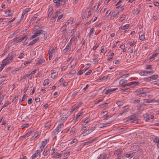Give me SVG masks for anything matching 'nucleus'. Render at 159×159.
Segmentation results:
<instances>
[{"mask_svg": "<svg viewBox=\"0 0 159 159\" xmlns=\"http://www.w3.org/2000/svg\"><path fill=\"white\" fill-rule=\"evenodd\" d=\"M56 51V48H54L50 49L48 52L49 55H53V54Z\"/></svg>", "mask_w": 159, "mask_h": 159, "instance_id": "412c9836", "label": "nucleus"}, {"mask_svg": "<svg viewBox=\"0 0 159 159\" xmlns=\"http://www.w3.org/2000/svg\"><path fill=\"white\" fill-rule=\"evenodd\" d=\"M64 127V124L62 123L60 124L57 127V128L54 130L53 132H54L55 134H57L59 132L61 131V133L63 131V130L62 129Z\"/></svg>", "mask_w": 159, "mask_h": 159, "instance_id": "39448f33", "label": "nucleus"}, {"mask_svg": "<svg viewBox=\"0 0 159 159\" xmlns=\"http://www.w3.org/2000/svg\"><path fill=\"white\" fill-rule=\"evenodd\" d=\"M144 117L145 119V120L146 121H148L150 118V116L148 115L147 114H146L144 115Z\"/></svg>", "mask_w": 159, "mask_h": 159, "instance_id": "2f4dec72", "label": "nucleus"}, {"mask_svg": "<svg viewBox=\"0 0 159 159\" xmlns=\"http://www.w3.org/2000/svg\"><path fill=\"white\" fill-rule=\"evenodd\" d=\"M57 16H55L53 17L51 19V21L53 23L56 20V19L57 18Z\"/></svg>", "mask_w": 159, "mask_h": 159, "instance_id": "e2e57ef3", "label": "nucleus"}, {"mask_svg": "<svg viewBox=\"0 0 159 159\" xmlns=\"http://www.w3.org/2000/svg\"><path fill=\"white\" fill-rule=\"evenodd\" d=\"M76 73V70H72L70 72H69L68 74V77Z\"/></svg>", "mask_w": 159, "mask_h": 159, "instance_id": "72a5a7b5", "label": "nucleus"}, {"mask_svg": "<svg viewBox=\"0 0 159 159\" xmlns=\"http://www.w3.org/2000/svg\"><path fill=\"white\" fill-rule=\"evenodd\" d=\"M117 89V88H113V89H107L106 88L105 89L103 90V93H105L108 94L112 92L115 91Z\"/></svg>", "mask_w": 159, "mask_h": 159, "instance_id": "6e6552de", "label": "nucleus"}, {"mask_svg": "<svg viewBox=\"0 0 159 159\" xmlns=\"http://www.w3.org/2000/svg\"><path fill=\"white\" fill-rule=\"evenodd\" d=\"M134 152H132L130 153H127L125 155V157H126L130 159L132 158L134 156Z\"/></svg>", "mask_w": 159, "mask_h": 159, "instance_id": "a878e982", "label": "nucleus"}, {"mask_svg": "<svg viewBox=\"0 0 159 159\" xmlns=\"http://www.w3.org/2000/svg\"><path fill=\"white\" fill-rule=\"evenodd\" d=\"M39 131H36L34 135V136L31 137L30 139V141H33L35 138H36L39 134Z\"/></svg>", "mask_w": 159, "mask_h": 159, "instance_id": "a211bd4d", "label": "nucleus"}, {"mask_svg": "<svg viewBox=\"0 0 159 159\" xmlns=\"http://www.w3.org/2000/svg\"><path fill=\"white\" fill-rule=\"evenodd\" d=\"M12 60L11 58L9 56V54L8 55V56L7 57L6 59L4 60L2 62V63L4 64H5V65L7 64H9L10 62L12 61Z\"/></svg>", "mask_w": 159, "mask_h": 159, "instance_id": "9d476101", "label": "nucleus"}, {"mask_svg": "<svg viewBox=\"0 0 159 159\" xmlns=\"http://www.w3.org/2000/svg\"><path fill=\"white\" fill-rule=\"evenodd\" d=\"M51 125V123L50 121H49L46 123L44 125V127L46 128L49 129Z\"/></svg>", "mask_w": 159, "mask_h": 159, "instance_id": "cd10ccee", "label": "nucleus"}, {"mask_svg": "<svg viewBox=\"0 0 159 159\" xmlns=\"http://www.w3.org/2000/svg\"><path fill=\"white\" fill-rule=\"evenodd\" d=\"M157 55L155 53H154L151 56L149 57V59L151 60V61L154 60L155 58L157 57Z\"/></svg>", "mask_w": 159, "mask_h": 159, "instance_id": "c756f323", "label": "nucleus"}, {"mask_svg": "<svg viewBox=\"0 0 159 159\" xmlns=\"http://www.w3.org/2000/svg\"><path fill=\"white\" fill-rule=\"evenodd\" d=\"M158 76V75L157 74L154 75L150 76L151 79H152L153 80H155L157 79Z\"/></svg>", "mask_w": 159, "mask_h": 159, "instance_id": "4c0bfd02", "label": "nucleus"}, {"mask_svg": "<svg viewBox=\"0 0 159 159\" xmlns=\"http://www.w3.org/2000/svg\"><path fill=\"white\" fill-rule=\"evenodd\" d=\"M83 71L84 70H80L77 73V75H82L83 73Z\"/></svg>", "mask_w": 159, "mask_h": 159, "instance_id": "69168bd1", "label": "nucleus"}, {"mask_svg": "<svg viewBox=\"0 0 159 159\" xmlns=\"http://www.w3.org/2000/svg\"><path fill=\"white\" fill-rule=\"evenodd\" d=\"M55 3L54 5L56 7H58L66 5L65 2L63 0H53Z\"/></svg>", "mask_w": 159, "mask_h": 159, "instance_id": "7ed1b4c3", "label": "nucleus"}, {"mask_svg": "<svg viewBox=\"0 0 159 159\" xmlns=\"http://www.w3.org/2000/svg\"><path fill=\"white\" fill-rule=\"evenodd\" d=\"M127 80H121L119 82V84L120 85L123 87L128 86L127 85L128 84V83H127Z\"/></svg>", "mask_w": 159, "mask_h": 159, "instance_id": "ddd939ff", "label": "nucleus"}, {"mask_svg": "<svg viewBox=\"0 0 159 159\" xmlns=\"http://www.w3.org/2000/svg\"><path fill=\"white\" fill-rule=\"evenodd\" d=\"M51 77L52 78H55L56 77L58 73L57 72H54V70H51Z\"/></svg>", "mask_w": 159, "mask_h": 159, "instance_id": "b1692460", "label": "nucleus"}, {"mask_svg": "<svg viewBox=\"0 0 159 159\" xmlns=\"http://www.w3.org/2000/svg\"><path fill=\"white\" fill-rule=\"evenodd\" d=\"M30 8H27L25 9L24 11L23 12V15H25L26 13L30 11Z\"/></svg>", "mask_w": 159, "mask_h": 159, "instance_id": "4d7b16f0", "label": "nucleus"}, {"mask_svg": "<svg viewBox=\"0 0 159 159\" xmlns=\"http://www.w3.org/2000/svg\"><path fill=\"white\" fill-rule=\"evenodd\" d=\"M67 116L66 115L63 116L62 118H61L62 121H65L67 118Z\"/></svg>", "mask_w": 159, "mask_h": 159, "instance_id": "864d4df0", "label": "nucleus"}, {"mask_svg": "<svg viewBox=\"0 0 159 159\" xmlns=\"http://www.w3.org/2000/svg\"><path fill=\"white\" fill-rule=\"evenodd\" d=\"M98 54H94L93 55V60H94L97 59L98 57Z\"/></svg>", "mask_w": 159, "mask_h": 159, "instance_id": "052dcab7", "label": "nucleus"}, {"mask_svg": "<svg viewBox=\"0 0 159 159\" xmlns=\"http://www.w3.org/2000/svg\"><path fill=\"white\" fill-rule=\"evenodd\" d=\"M138 120V119L137 118L136 116L132 115L128 117L125 118L124 119V120L126 122H127L128 121H130L131 122L133 123L135 122H137Z\"/></svg>", "mask_w": 159, "mask_h": 159, "instance_id": "f03ea898", "label": "nucleus"}, {"mask_svg": "<svg viewBox=\"0 0 159 159\" xmlns=\"http://www.w3.org/2000/svg\"><path fill=\"white\" fill-rule=\"evenodd\" d=\"M79 108V107H78V106H76H76L75 107H74V108L73 109V110H72V111L74 112H75L78 110V108Z\"/></svg>", "mask_w": 159, "mask_h": 159, "instance_id": "8fccbe9b", "label": "nucleus"}, {"mask_svg": "<svg viewBox=\"0 0 159 159\" xmlns=\"http://www.w3.org/2000/svg\"><path fill=\"white\" fill-rule=\"evenodd\" d=\"M157 55L158 54H159V46L156 49L154 52Z\"/></svg>", "mask_w": 159, "mask_h": 159, "instance_id": "774afa93", "label": "nucleus"}, {"mask_svg": "<svg viewBox=\"0 0 159 159\" xmlns=\"http://www.w3.org/2000/svg\"><path fill=\"white\" fill-rule=\"evenodd\" d=\"M119 10H116L114 11H113L112 13H111V19H113V18H112V17H114L115 16H116L117 15H118L119 14Z\"/></svg>", "mask_w": 159, "mask_h": 159, "instance_id": "aec40b11", "label": "nucleus"}, {"mask_svg": "<svg viewBox=\"0 0 159 159\" xmlns=\"http://www.w3.org/2000/svg\"><path fill=\"white\" fill-rule=\"evenodd\" d=\"M140 84V83L139 82H137L135 81H134L133 82H130L128 83V84H127L128 85V86H130L132 87H134L135 86L139 85Z\"/></svg>", "mask_w": 159, "mask_h": 159, "instance_id": "f3484780", "label": "nucleus"}, {"mask_svg": "<svg viewBox=\"0 0 159 159\" xmlns=\"http://www.w3.org/2000/svg\"><path fill=\"white\" fill-rule=\"evenodd\" d=\"M120 48L122 49H123L122 52H126V50L125 48V46L124 44H122L120 46Z\"/></svg>", "mask_w": 159, "mask_h": 159, "instance_id": "a19ab883", "label": "nucleus"}, {"mask_svg": "<svg viewBox=\"0 0 159 159\" xmlns=\"http://www.w3.org/2000/svg\"><path fill=\"white\" fill-rule=\"evenodd\" d=\"M45 61V60L44 59L43 56H41L40 57L39 59L36 63V65L37 66L41 65L42 63H43Z\"/></svg>", "mask_w": 159, "mask_h": 159, "instance_id": "9b49d317", "label": "nucleus"}, {"mask_svg": "<svg viewBox=\"0 0 159 159\" xmlns=\"http://www.w3.org/2000/svg\"><path fill=\"white\" fill-rule=\"evenodd\" d=\"M45 147L43 146L42 145H41L40 146L39 149L37 150L40 153L41 152H42V151L43 150Z\"/></svg>", "mask_w": 159, "mask_h": 159, "instance_id": "7c9ffc66", "label": "nucleus"}, {"mask_svg": "<svg viewBox=\"0 0 159 159\" xmlns=\"http://www.w3.org/2000/svg\"><path fill=\"white\" fill-rule=\"evenodd\" d=\"M78 93V92L77 91H75V92H74L71 96V98H75V96H76L77 95Z\"/></svg>", "mask_w": 159, "mask_h": 159, "instance_id": "3c124183", "label": "nucleus"}, {"mask_svg": "<svg viewBox=\"0 0 159 159\" xmlns=\"http://www.w3.org/2000/svg\"><path fill=\"white\" fill-rule=\"evenodd\" d=\"M108 75H107V76H104L102 77H101L98 80H100L101 81H102V80H106L108 78Z\"/></svg>", "mask_w": 159, "mask_h": 159, "instance_id": "5fc2aeb1", "label": "nucleus"}, {"mask_svg": "<svg viewBox=\"0 0 159 159\" xmlns=\"http://www.w3.org/2000/svg\"><path fill=\"white\" fill-rule=\"evenodd\" d=\"M49 139H46L44 140L42 142L41 145L45 147L46 146L47 143L49 142Z\"/></svg>", "mask_w": 159, "mask_h": 159, "instance_id": "bb28decb", "label": "nucleus"}, {"mask_svg": "<svg viewBox=\"0 0 159 159\" xmlns=\"http://www.w3.org/2000/svg\"><path fill=\"white\" fill-rule=\"evenodd\" d=\"M11 11L10 10H6L5 11V14H7V16L11 17L12 16V14L11 13Z\"/></svg>", "mask_w": 159, "mask_h": 159, "instance_id": "393cba45", "label": "nucleus"}, {"mask_svg": "<svg viewBox=\"0 0 159 159\" xmlns=\"http://www.w3.org/2000/svg\"><path fill=\"white\" fill-rule=\"evenodd\" d=\"M7 78L6 76H4L0 78V80L2 81H4Z\"/></svg>", "mask_w": 159, "mask_h": 159, "instance_id": "09e8293b", "label": "nucleus"}, {"mask_svg": "<svg viewBox=\"0 0 159 159\" xmlns=\"http://www.w3.org/2000/svg\"><path fill=\"white\" fill-rule=\"evenodd\" d=\"M52 151L53 152L52 155L53 158H59L61 157V154L57 152V149L53 148Z\"/></svg>", "mask_w": 159, "mask_h": 159, "instance_id": "20e7f679", "label": "nucleus"}, {"mask_svg": "<svg viewBox=\"0 0 159 159\" xmlns=\"http://www.w3.org/2000/svg\"><path fill=\"white\" fill-rule=\"evenodd\" d=\"M87 129V126H82L81 129V131H82V133L83 134H84V132H85Z\"/></svg>", "mask_w": 159, "mask_h": 159, "instance_id": "79ce46f5", "label": "nucleus"}, {"mask_svg": "<svg viewBox=\"0 0 159 159\" xmlns=\"http://www.w3.org/2000/svg\"><path fill=\"white\" fill-rule=\"evenodd\" d=\"M105 155H100L99 157H98V159H103L105 158Z\"/></svg>", "mask_w": 159, "mask_h": 159, "instance_id": "0e129e2a", "label": "nucleus"}, {"mask_svg": "<svg viewBox=\"0 0 159 159\" xmlns=\"http://www.w3.org/2000/svg\"><path fill=\"white\" fill-rule=\"evenodd\" d=\"M39 156V157H40L41 154L37 150L35 152L34 154L31 157L30 159H34L36 158L38 156Z\"/></svg>", "mask_w": 159, "mask_h": 159, "instance_id": "dca6fc26", "label": "nucleus"}, {"mask_svg": "<svg viewBox=\"0 0 159 159\" xmlns=\"http://www.w3.org/2000/svg\"><path fill=\"white\" fill-rule=\"evenodd\" d=\"M9 56L13 60V58L15 57L16 54L14 52H11L10 54H9Z\"/></svg>", "mask_w": 159, "mask_h": 159, "instance_id": "a18cd8bd", "label": "nucleus"}, {"mask_svg": "<svg viewBox=\"0 0 159 159\" xmlns=\"http://www.w3.org/2000/svg\"><path fill=\"white\" fill-rule=\"evenodd\" d=\"M108 106V104L107 103H105L101 104L100 105V107H101L102 108L104 107H106Z\"/></svg>", "mask_w": 159, "mask_h": 159, "instance_id": "6e6d98bb", "label": "nucleus"}, {"mask_svg": "<svg viewBox=\"0 0 159 159\" xmlns=\"http://www.w3.org/2000/svg\"><path fill=\"white\" fill-rule=\"evenodd\" d=\"M139 146L138 145H134L132 146L130 148L131 150L134 151L138 150L139 149Z\"/></svg>", "mask_w": 159, "mask_h": 159, "instance_id": "5701e85b", "label": "nucleus"}, {"mask_svg": "<svg viewBox=\"0 0 159 159\" xmlns=\"http://www.w3.org/2000/svg\"><path fill=\"white\" fill-rule=\"evenodd\" d=\"M28 38V36L27 35H25L20 38H19L18 37V40H17V43L21 42L22 41L23 43V41L25 42L27 39Z\"/></svg>", "mask_w": 159, "mask_h": 159, "instance_id": "2eb2a0df", "label": "nucleus"}, {"mask_svg": "<svg viewBox=\"0 0 159 159\" xmlns=\"http://www.w3.org/2000/svg\"><path fill=\"white\" fill-rule=\"evenodd\" d=\"M153 141L155 143H159V137L157 136L155 137L154 138Z\"/></svg>", "mask_w": 159, "mask_h": 159, "instance_id": "ea45409f", "label": "nucleus"}, {"mask_svg": "<svg viewBox=\"0 0 159 159\" xmlns=\"http://www.w3.org/2000/svg\"><path fill=\"white\" fill-rule=\"evenodd\" d=\"M10 103L9 101H7L4 104L2 108L1 109L0 111H1L2 110V109L3 107L7 106Z\"/></svg>", "mask_w": 159, "mask_h": 159, "instance_id": "f704fd0d", "label": "nucleus"}, {"mask_svg": "<svg viewBox=\"0 0 159 159\" xmlns=\"http://www.w3.org/2000/svg\"><path fill=\"white\" fill-rule=\"evenodd\" d=\"M147 89L146 88L139 89L135 92V94L139 97H145L146 96Z\"/></svg>", "mask_w": 159, "mask_h": 159, "instance_id": "f257e3e1", "label": "nucleus"}, {"mask_svg": "<svg viewBox=\"0 0 159 159\" xmlns=\"http://www.w3.org/2000/svg\"><path fill=\"white\" fill-rule=\"evenodd\" d=\"M75 131V129L74 126L72 127L70 131V134L71 135L73 134Z\"/></svg>", "mask_w": 159, "mask_h": 159, "instance_id": "58836bf2", "label": "nucleus"}, {"mask_svg": "<svg viewBox=\"0 0 159 159\" xmlns=\"http://www.w3.org/2000/svg\"><path fill=\"white\" fill-rule=\"evenodd\" d=\"M95 127H89L88 129L84 132V134H85L84 136H85L91 133L95 129Z\"/></svg>", "mask_w": 159, "mask_h": 159, "instance_id": "1a4fd4ad", "label": "nucleus"}, {"mask_svg": "<svg viewBox=\"0 0 159 159\" xmlns=\"http://www.w3.org/2000/svg\"><path fill=\"white\" fill-rule=\"evenodd\" d=\"M140 9H136L135 10H134V13L135 14L137 15L140 12Z\"/></svg>", "mask_w": 159, "mask_h": 159, "instance_id": "bf43d9fd", "label": "nucleus"}, {"mask_svg": "<svg viewBox=\"0 0 159 159\" xmlns=\"http://www.w3.org/2000/svg\"><path fill=\"white\" fill-rule=\"evenodd\" d=\"M72 47V44L71 42H70L66 45V48L63 49V52L65 54L67 52L70 51Z\"/></svg>", "mask_w": 159, "mask_h": 159, "instance_id": "423d86ee", "label": "nucleus"}, {"mask_svg": "<svg viewBox=\"0 0 159 159\" xmlns=\"http://www.w3.org/2000/svg\"><path fill=\"white\" fill-rule=\"evenodd\" d=\"M94 31V29L93 28H92L90 29V32L88 35V36H89V37H90L91 35H92Z\"/></svg>", "mask_w": 159, "mask_h": 159, "instance_id": "473e14b6", "label": "nucleus"}, {"mask_svg": "<svg viewBox=\"0 0 159 159\" xmlns=\"http://www.w3.org/2000/svg\"><path fill=\"white\" fill-rule=\"evenodd\" d=\"M132 100H133V102L134 103H135V104H136V103H139L140 102V100L137 99L135 98H133Z\"/></svg>", "mask_w": 159, "mask_h": 159, "instance_id": "c9c22d12", "label": "nucleus"}, {"mask_svg": "<svg viewBox=\"0 0 159 159\" xmlns=\"http://www.w3.org/2000/svg\"><path fill=\"white\" fill-rule=\"evenodd\" d=\"M20 70V68H15L12 71V73L13 74H15L17 71H18Z\"/></svg>", "mask_w": 159, "mask_h": 159, "instance_id": "c03bdc74", "label": "nucleus"}, {"mask_svg": "<svg viewBox=\"0 0 159 159\" xmlns=\"http://www.w3.org/2000/svg\"><path fill=\"white\" fill-rule=\"evenodd\" d=\"M139 38L140 40L142 41H144L145 39L144 36V33H142L141 34H140Z\"/></svg>", "mask_w": 159, "mask_h": 159, "instance_id": "c85d7f7f", "label": "nucleus"}, {"mask_svg": "<svg viewBox=\"0 0 159 159\" xmlns=\"http://www.w3.org/2000/svg\"><path fill=\"white\" fill-rule=\"evenodd\" d=\"M83 113L82 112L80 111L73 118V120L74 122L76 123V121H78L80 118L81 116L83 115Z\"/></svg>", "mask_w": 159, "mask_h": 159, "instance_id": "0eeeda50", "label": "nucleus"}, {"mask_svg": "<svg viewBox=\"0 0 159 159\" xmlns=\"http://www.w3.org/2000/svg\"><path fill=\"white\" fill-rule=\"evenodd\" d=\"M50 149L49 148L44 150L43 153V154L44 156H46L47 155H49L50 154Z\"/></svg>", "mask_w": 159, "mask_h": 159, "instance_id": "4be33fe9", "label": "nucleus"}, {"mask_svg": "<svg viewBox=\"0 0 159 159\" xmlns=\"http://www.w3.org/2000/svg\"><path fill=\"white\" fill-rule=\"evenodd\" d=\"M145 68L147 69H151L152 68V66L151 65H147Z\"/></svg>", "mask_w": 159, "mask_h": 159, "instance_id": "338daca9", "label": "nucleus"}, {"mask_svg": "<svg viewBox=\"0 0 159 159\" xmlns=\"http://www.w3.org/2000/svg\"><path fill=\"white\" fill-rule=\"evenodd\" d=\"M24 56H25V55L22 52L21 53H20V55L19 56L18 58L20 59H21L23 57H24Z\"/></svg>", "mask_w": 159, "mask_h": 159, "instance_id": "13d9d810", "label": "nucleus"}, {"mask_svg": "<svg viewBox=\"0 0 159 159\" xmlns=\"http://www.w3.org/2000/svg\"><path fill=\"white\" fill-rule=\"evenodd\" d=\"M146 75H148V74H151L153 73V70L151 71H145Z\"/></svg>", "mask_w": 159, "mask_h": 159, "instance_id": "603ef678", "label": "nucleus"}, {"mask_svg": "<svg viewBox=\"0 0 159 159\" xmlns=\"http://www.w3.org/2000/svg\"><path fill=\"white\" fill-rule=\"evenodd\" d=\"M99 43H97L96 44V45L93 47V50H95L99 46Z\"/></svg>", "mask_w": 159, "mask_h": 159, "instance_id": "680f3d73", "label": "nucleus"}, {"mask_svg": "<svg viewBox=\"0 0 159 159\" xmlns=\"http://www.w3.org/2000/svg\"><path fill=\"white\" fill-rule=\"evenodd\" d=\"M145 104L144 103H141L139 105H137L136 106V108L137 110H139L140 109L143 110L144 108Z\"/></svg>", "mask_w": 159, "mask_h": 159, "instance_id": "4468645a", "label": "nucleus"}, {"mask_svg": "<svg viewBox=\"0 0 159 159\" xmlns=\"http://www.w3.org/2000/svg\"><path fill=\"white\" fill-rule=\"evenodd\" d=\"M43 32L44 31L42 30L36 29L33 31V34H35L37 36H38L41 34H43Z\"/></svg>", "mask_w": 159, "mask_h": 159, "instance_id": "f8f14e48", "label": "nucleus"}, {"mask_svg": "<svg viewBox=\"0 0 159 159\" xmlns=\"http://www.w3.org/2000/svg\"><path fill=\"white\" fill-rule=\"evenodd\" d=\"M39 37H37L34 39L33 40H32V41L30 42L28 46H31L33 45L35 43H36L38 40H39Z\"/></svg>", "mask_w": 159, "mask_h": 159, "instance_id": "6ab92c4d", "label": "nucleus"}, {"mask_svg": "<svg viewBox=\"0 0 159 159\" xmlns=\"http://www.w3.org/2000/svg\"><path fill=\"white\" fill-rule=\"evenodd\" d=\"M136 43V42L135 41H134V40H133V42H129L128 43V44H129L130 45V46H131V47H132V46H134L135 44Z\"/></svg>", "mask_w": 159, "mask_h": 159, "instance_id": "37998d69", "label": "nucleus"}, {"mask_svg": "<svg viewBox=\"0 0 159 159\" xmlns=\"http://www.w3.org/2000/svg\"><path fill=\"white\" fill-rule=\"evenodd\" d=\"M5 66V64H4L2 63L1 65V66L0 67V72L3 69L4 67Z\"/></svg>", "mask_w": 159, "mask_h": 159, "instance_id": "49530a36", "label": "nucleus"}, {"mask_svg": "<svg viewBox=\"0 0 159 159\" xmlns=\"http://www.w3.org/2000/svg\"><path fill=\"white\" fill-rule=\"evenodd\" d=\"M49 80L48 79L45 80L43 82V85L45 86L46 85L49 84Z\"/></svg>", "mask_w": 159, "mask_h": 159, "instance_id": "e433bc0d", "label": "nucleus"}, {"mask_svg": "<svg viewBox=\"0 0 159 159\" xmlns=\"http://www.w3.org/2000/svg\"><path fill=\"white\" fill-rule=\"evenodd\" d=\"M129 90L130 89L129 88L121 89H120V91L122 92H128Z\"/></svg>", "mask_w": 159, "mask_h": 159, "instance_id": "de8ad7c7", "label": "nucleus"}]
</instances>
